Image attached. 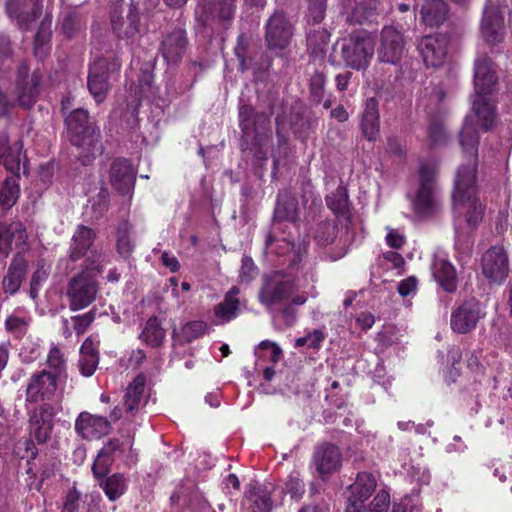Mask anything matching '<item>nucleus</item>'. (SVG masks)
<instances>
[{"instance_id":"nucleus-1","label":"nucleus","mask_w":512,"mask_h":512,"mask_svg":"<svg viewBox=\"0 0 512 512\" xmlns=\"http://www.w3.org/2000/svg\"><path fill=\"white\" fill-rule=\"evenodd\" d=\"M106 255L102 250H93L84 260L83 270L69 279L65 296L72 311L82 310L91 305L98 294L99 285L93 272H101Z\"/></svg>"},{"instance_id":"nucleus-36","label":"nucleus","mask_w":512,"mask_h":512,"mask_svg":"<svg viewBox=\"0 0 512 512\" xmlns=\"http://www.w3.org/2000/svg\"><path fill=\"white\" fill-rule=\"evenodd\" d=\"M98 484L112 502L122 497L128 489V479L122 473L103 477L98 480Z\"/></svg>"},{"instance_id":"nucleus-28","label":"nucleus","mask_w":512,"mask_h":512,"mask_svg":"<svg viewBox=\"0 0 512 512\" xmlns=\"http://www.w3.org/2000/svg\"><path fill=\"white\" fill-rule=\"evenodd\" d=\"M490 96L484 94H473L471 96L472 112L477 124L484 131L491 130L496 122V108Z\"/></svg>"},{"instance_id":"nucleus-42","label":"nucleus","mask_w":512,"mask_h":512,"mask_svg":"<svg viewBox=\"0 0 512 512\" xmlns=\"http://www.w3.org/2000/svg\"><path fill=\"white\" fill-rule=\"evenodd\" d=\"M330 39V33L324 28L310 30L307 35V48L312 56H323Z\"/></svg>"},{"instance_id":"nucleus-7","label":"nucleus","mask_w":512,"mask_h":512,"mask_svg":"<svg viewBox=\"0 0 512 512\" xmlns=\"http://www.w3.org/2000/svg\"><path fill=\"white\" fill-rule=\"evenodd\" d=\"M374 53V42L365 31H355L341 42V55L346 66L365 69Z\"/></svg>"},{"instance_id":"nucleus-4","label":"nucleus","mask_w":512,"mask_h":512,"mask_svg":"<svg viewBox=\"0 0 512 512\" xmlns=\"http://www.w3.org/2000/svg\"><path fill=\"white\" fill-rule=\"evenodd\" d=\"M437 168L432 163H422L419 167V187L412 201L413 211L420 219H428L441 209V201L436 192Z\"/></svg>"},{"instance_id":"nucleus-45","label":"nucleus","mask_w":512,"mask_h":512,"mask_svg":"<svg viewBox=\"0 0 512 512\" xmlns=\"http://www.w3.org/2000/svg\"><path fill=\"white\" fill-rule=\"evenodd\" d=\"M337 232L338 228L334 221L322 220L316 224L313 236L318 245L327 246L335 241Z\"/></svg>"},{"instance_id":"nucleus-21","label":"nucleus","mask_w":512,"mask_h":512,"mask_svg":"<svg viewBox=\"0 0 512 512\" xmlns=\"http://www.w3.org/2000/svg\"><path fill=\"white\" fill-rule=\"evenodd\" d=\"M109 179L116 191L122 195H129L135 186L136 171L127 159L117 158L110 166Z\"/></svg>"},{"instance_id":"nucleus-38","label":"nucleus","mask_w":512,"mask_h":512,"mask_svg":"<svg viewBox=\"0 0 512 512\" xmlns=\"http://www.w3.org/2000/svg\"><path fill=\"white\" fill-rule=\"evenodd\" d=\"M326 203L329 209L337 216H342L346 222H349V197L345 187L338 186L337 189L326 197Z\"/></svg>"},{"instance_id":"nucleus-16","label":"nucleus","mask_w":512,"mask_h":512,"mask_svg":"<svg viewBox=\"0 0 512 512\" xmlns=\"http://www.w3.org/2000/svg\"><path fill=\"white\" fill-rule=\"evenodd\" d=\"M449 39L444 34L428 35L423 37L418 45L423 61L427 67H441L447 57Z\"/></svg>"},{"instance_id":"nucleus-34","label":"nucleus","mask_w":512,"mask_h":512,"mask_svg":"<svg viewBox=\"0 0 512 512\" xmlns=\"http://www.w3.org/2000/svg\"><path fill=\"white\" fill-rule=\"evenodd\" d=\"M449 8L444 0H425L421 7V16L426 25H441L448 17Z\"/></svg>"},{"instance_id":"nucleus-35","label":"nucleus","mask_w":512,"mask_h":512,"mask_svg":"<svg viewBox=\"0 0 512 512\" xmlns=\"http://www.w3.org/2000/svg\"><path fill=\"white\" fill-rule=\"evenodd\" d=\"M145 383L146 377L144 374H139L127 386L124 394V407L127 413L134 414L139 410L145 390Z\"/></svg>"},{"instance_id":"nucleus-30","label":"nucleus","mask_w":512,"mask_h":512,"mask_svg":"<svg viewBox=\"0 0 512 512\" xmlns=\"http://www.w3.org/2000/svg\"><path fill=\"white\" fill-rule=\"evenodd\" d=\"M236 0H203L201 4L202 21L206 23L210 19H218L223 23H229L234 17Z\"/></svg>"},{"instance_id":"nucleus-55","label":"nucleus","mask_w":512,"mask_h":512,"mask_svg":"<svg viewBox=\"0 0 512 512\" xmlns=\"http://www.w3.org/2000/svg\"><path fill=\"white\" fill-rule=\"evenodd\" d=\"M428 137L431 145L442 144L446 139L444 126L440 120L434 119L428 127Z\"/></svg>"},{"instance_id":"nucleus-23","label":"nucleus","mask_w":512,"mask_h":512,"mask_svg":"<svg viewBox=\"0 0 512 512\" xmlns=\"http://www.w3.org/2000/svg\"><path fill=\"white\" fill-rule=\"evenodd\" d=\"M75 431L83 439H99L111 431V424L106 417L81 412L75 421Z\"/></svg>"},{"instance_id":"nucleus-53","label":"nucleus","mask_w":512,"mask_h":512,"mask_svg":"<svg viewBox=\"0 0 512 512\" xmlns=\"http://www.w3.org/2000/svg\"><path fill=\"white\" fill-rule=\"evenodd\" d=\"M114 462L113 457H108L100 452L92 465V473L93 476L99 480L103 477H106L111 470V466Z\"/></svg>"},{"instance_id":"nucleus-17","label":"nucleus","mask_w":512,"mask_h":512,"mask_svg":"<svg viewBox=\"0 0 512 512\" xmlns=\"http://www.w3.org/2000/svg\"><path fill=\"white\" fill-rule=\"evenodd\" d=\"M474 94L492 95L498 83V77L492 60L481 54L474 61Z\"/></svg>"},{"instance_id":"nucleus-56","label":"nucleus","mask_w":512,"mask_h":512,"mask_svg":"<svg viewBox=\"0 0 512 512\" xmlns=\"http://www.w3.org/2000/svg\"><path fill=\"white\" fill-rule=\"evenodd\" d=\"M206 325L202 321L189 322L182 328V336L186 342L199 338L205 332Z\"/></svg>"},{"instance_id":"nucleus-62","label":"nucleus","mask_w":512,"mask_h":512,"mask_svg":"<svg viewBox=\"0 0 512 512\" xmlns=\"http://www.w3.org/2000/svg\"><path fill=\"white\" fill-rule=\"evenodd\" d=\"M389 503V493L386 492L385 490H380L370 503V510L371 512H387Z\"/></svg>"},{"instance_id":"nucleus-50","label":"nucleus","mask_w":512,"mask_h":512,"mask_svg":"<svg viewBox=\"0 0 512 512\" xmlns=\"http://www.w3.org/2000/svg\"><path fill=\"white\" fill-rule=\"evenodd\" d=\"M47 364L49 367V374L60 379L66 377V362L64 355L58 347H52L47 357Z\"/></svg>"},{"instance_id":"nucleus-54","label":"nucleus","mask_w":512,"mask_h":512,"mask_svg":"<svg viewBox=\"0 0 512 512\" xmlns=\"http://www.w3.org/2000/svg\"><path fill=\"white\" fill-rule=\"evenodd\" d=\"M29 321L15 315H10L5 321V328L15 337L21 338L27 332Z\"/></svg>"},{"instance_id":"nucleus-46","label":"nucleus","mask_w":512,"mask_h":512,"mask_svg":"<svg viewBox=\"0 0 512 512\" xmlns=\"http://www.w3.org/2000/svg\"><path fill=\"white\" fill-rule=\"evenodd\" d=\"M85 27V21L77 11H68L61 19V30L68 37L72 38L80 33Z\"/></svg>"},{"instance_id":"nucleus-6","label":"nucleus","mask_w":512,"mask_h":512,"mask_svg":"<svg viewBox=\"0 0 512 512\" xmlns=\"http://www.w3.org/2000/svg\"><path fill=\"white\" fill-rule=\"evenodd\" d=\"M270 118L266 112H258L251 105L239 107V126L242 132V150L261 147L268 139L267 133Z\"/></svg>"},{"instance_id":"nucleus-44","label":"nucleus","mask_w":512,"mask_h":512,"mask_svg":"<svg viewBox=\"0 0 512 512\" xmlns=\"http://www.w3.org/2000/svg\"><path fill=\"white\" fill-rule=\"evenodd\" d=\"M95 194L89 196V203L95 219H100L109 208V191L102 181L98 182Z\"/></svg>"},{"instance_id":"nucleus-26","label":"nucleus","mask_w":512,"mask_h":512,"mask_svg":"<svg viewBox=\"0 0 512 512\" xmlns=\"http://www.w3.org/2000/svg\"><path fill=\"white\" fill-rule=\"evenodd\" d=\"M28 269V261L23 252L18 251L11 260L6 274L2 279L4 293L14 295L21 287Z\"/></svg>"},{"instance_id":"nucleus-22","label":"nucleus","mask_w":512,"mask_h":512,"mask_svg":"<svg viewBox=\"0 0 512 512\" xmlns=\"http://www.w3.org/2000/svg\"><path fill=\"white\" fill-rule=\"evenodd\" d=\"M96 237L97 232L93 228L78 225L70 241L68 260L74 264L82 258L86 259L94 250L92 247Z\"/></svg>"},{"instance_id":"nucleus-15","label":"nucleus","mask_w":512,"mask_h":512,"mask_svg":"<svg viewBox=\"0 0 512 512\" xmlns=\"http://www.w3.org/2000/svg\"><path fill=\"white\" fill-rule=\"evenodd\" d=\"M58 380V378L49 374L48 370L33 373L26 387V402L47 403L46 401L52 400L57 390Z\"/></svg>"},{"instance_id":"nucleus-59","label":"nucleus","mask_w":512,"mask_h":512,"mask_svg":"<svg viewBox=\"0 0 512 512\" xmlns=\"http://www.w3.org/2000/svg\"><path fill=\"white\" fill-rule=\"evenodd\" d=\"M95 319V311L91 310L82 315L73 316V327L77 335L83 334Z\"/></svg>"},{"instance_id":"nucleus-64","label":"nucleus","mask_w":512,"mask_h":512,"mask_svg":"<svg viewBox=\"0 0 512 512\" xmlns=\"http://www.w3.org/2000/svg\"><path fill=\"white\" fill-rule=\"evenodd\" d=\"M257 268L249 256H243L241 260L240 278L242 282L249 283L256 275Z\"/></svg>"},{"instance_id":"nucleus-37","label":"nucleus","mask_w":512,"mask_h":512,"mask_svg":"<svg viewBox=\"0 0 512 512\" xmlns=\"http://www.w3.org/2000/svg\"><path fill=\"white\" fill-rule=\"evenodd\" d=\"M377 0H361L357 2L346 21L350 24H364L371 22L378 16Z\"/></svg>"},{"instance_id":"nucleus-49","label":"nucleus","mask_w":512,"mask_h":512,"mask_svg":"<svg viewBox=\"0 0 512 512\" xmlns=\"http://www.w3.org/2000/svg\"><path fill=\"white\" fill-rule=\"evenodd\" d=\"M250 41L247 36L241 34L237 38V44L234 48V53L239 60V69L245 72L253 67L252 55H248Z\"/></svg>"},{"instance_id":"nucleus-41","label":"nucleus","mask_w":512,"mask_h":512,"mask_svg":"<svg viewBox=\"0 0 512 512\" xmlns=\"http://www.w3.org/2000/svg\"><path fill=\"white\" fill-rule=\"evenodd\" d=\"M132 225L128 221L119 223L116 229L117 252L124 258L129 257L135 248V241L131 237Z\"/></svg>"},{"instance_id":"nucleus-2","label":"nucleus","mask_w":512,"mask_h":512,"mask_svg":"<svg viewBox=\"0 0 512 512\" xmlns=\"http://www.w3.org/2000/svg\"><path fill=\"white\" fill-rule=\"evenodd\" d=\"M65 123L69 140L80 150L79 158L84 165L103 153L100 129L90 120L87 110L74 109L65 117Z\"/></svg>"},{"instance_id":"nucleus-24","label":"nucleus","mask_w":512,"mask_h":512,"mask_svg":"<svg viewBox=\"0 0 512 512\" xmlns=\"http://www.w3.org/2000/svg\"><path fill=\"white\" fill-rule=\"evenodd\" d=\"M481 35L490 46H495L503 41L505 36L504 18L497 8L487 7L484 10Z\"/></svg>"},{"instance_id":"nucleus-31","label":"nucleus","mask_w":512,"mask_h":512,"mask_svg":"<svg viewBox=\"0 0 512 512\" xmlns=\"http://www.w3.org/2000/svg\"><path fill=\"white\" fill-rule=\"evenodd\" d=\"M299 204L294 193L289 189L280 190L274 210V220L296 222L299 219Z\"/></svg>"},{"instance_id":"nucleus-32","label":"nucleus","mask_w":512,"mask_h":512,"mask_svg":"<svg viewBox=\"0 0 512 512\" xmlns=\"http://www.w3.org/2000/svg\"><path fill=\"white\" fill-rule=\"evenodd\" d=\"M432 275L439 286L447 293H454L458 287L455 267L446 259L437 258L432 264Z\"/></svg>"},{"instance_id":"nucleus-5","label":"nucleus","mask_w":512,"mask_h":512,"mask_svg":"<svg viewBox=\"0 0 512 512\" xmlns=\"http://www.w3.org/2000/svg\"><path fill=\"white\" fill-rule=\"evenodd\" d=\"M296 290L292 277L281 271H273L262 275L258 300L269 312L274 313L275 307L287 302Z\"/></svg>"},{"instance_id":"nucleus-25","label":"nucleus","mask_w":512,"mask_h":512,"mask_svg":"<svg viewBox=\"0 0 512 512\" xmlns=\"http://www.w3.org/2000/svg\"><path fill=\"white\" fill-rule=\"evenodd\" d=\"M27 238L26 229L20 222L8 225L0 223V254L7 257L13 246L22 252L27 245Z\"/></svg>"},{"instance_id":"nucleus-9","label":"nucleus","mask_w":512,"mask_h":512,"mask_svg":"<svg viewBox=\"0 0 512 512\" xmlns=\"http://www.w3.org/2000/svg\"><path fill=\"white\" fill-rule=\"evenodd\" d=\"M294 27L283 11H275L265 25L264 39L267 49L281 55L291 43Z\"/></svg>"},{"instance_id":"nucleus-47","label":"nucleus","mask_w":512,"mask_h":512,"mask_svg":"<svg viewBox=\"0 0 512 512\" xmlns=\"http://www.w3.org/2000/svg\"><path fill=\"white\" fill-rule=\"evenodd\" d=\"M239 308V299H232L230 296H225L223 301L215 306L214 314L222 323H225L237 317Z\"/></svg>"},{"instance_id":"nucleus-14","label":"nucleus","mask_w":512,"mask_h":512,"mask_svg":"<svg viewBox=\"0 0 512 512\" xmlns=\"http://www.w3.org/2000/svg\"><path fill=\"white\" fill-rule=\"evenodd\" d=\"M111 63L108 59L99 57L89 67L88 89L94 100L102 103L112 87L110 82Z\"/></svg>"},{"instance_id":"nucleus-63","label":"nucleus","mask_w":512,"mask_h":512,"mask_svg":"<svg viewBox=\"0 0 512 512\" xmlns=\"http://www.w3.org/2000/svg\"><path fill=\"white\" fill-rule=\"evenodd\" d=\"M252 58L253 67L251 69L255 70L256 72H266L272 66V57L263 51L255 53V55H253Z\"/></svg>"},{"instance_id":"nucleus-43","label":"nucleus","mask_w":512,"mask_h":512,"mask_svg":"<svg viewBox=\"0 0 512 512\" xmlns=\"http://www.w3.org/2000/svg\"><path fill=\"white\" fill-rule=\"evenodd\" d=\"M23 149L22 141H16L11 145L10 151L0 159V163L4 165L7 171H9L16 179L19 178L20 170L23 168L25 171V163H21V152Z\"/></svg>"},{"instance_id":"nucleus-57","label":"nucleus","mask_w":512,"mask_h":512,"mask_svg":"<svg viewBox=\"0 0 512 512\" xmlns=\"http://www.w3.org/2000/svg\"><path fill=\"white\" fill-rule=\"evenodd\" d=\"M99 363L98 354L80 355L79 368L83 376L93 375Z\"/></svg>"},{"instance_id":"nucleus-40","label":"nucleus","mask_w":512,"mask_h":512,"mask_svg":"<svg viewBox=\"0 0 512 512\" xmlns=\"http://www.w3.org/2000/svg\"><path fill=\"white\" fill-rule=\"evenodd\" d=\"M166 331L157 317H150L140 334V339L152 348L162 346Z\"/></svg>"},{"instance_id":"nucleus-12","label":"nucleus","mask_w":512,"mask_h":512,"mask_svg":"<svg viewBox=\"0 0 512 512\" xmlns=\"http://www.w3.org/2000/svg\"><path fill=\"white\" fill-rule=\"evenodd\" d=\"M55 415V408L50 403H42L30 412V436L34 438L38 444H45L51 439L52 431L55 425Z\"/></svg>"},{"instance_id":"nucleus-20","label":"nucleus","mask_w":512,"mask_h":512,"mask_svg":"<svg viewBox=\"0 0 512 512\" xmlns=\"http://www.w3.org/2000/svg\"><path fill=\"white\" fill-rule=\"evenodd\" d=\"M188 44L185 29L176 27L163 37L159 52L168 64H177L185 55Z\"/></svg>"},{"instance_id":"nucleus-8","label":"nucleus","mask_w":512,"mask_h":512,"mask_svg":"<svg viewBox=\"0 0 512 512\" xmlns=\"http://www.w3.org/2000/svg\"><path fill=\"white\" fill-rule=\"evenodd\" d=\"M123 4L124 2L121 0L110 10L112 29L119 39L133 43L140 33V2L131 1L125 16H123Z\"/></svg>"},{"instance_id":"nucleus-52","label":"nucleus","mask_w":512,"mask_h":512,"mask_svg":"<svg viewBox=\"0 0 512 512\" xmlns=\"http://www.w3.org/2000/svg\"><path fill=\"white\" fill-rule=\"evenodd\" d=\"M307 20L313 24L322 22L327 10V0H307Z\"/></svg>"},{"instance_id":"nucleus-61","label":"nucleus","mask_w":512,"mask_h":512,"mask_svg":"<svg viewBox=\"0 0 512 512\" xmlns=\"http://www.w3.org/2000/svg\"><path fill=\"white\" fill-rule=\"evenodd\" d=\"M81 502V493L73 487L70 489L63 502L62 512H78Z\"/></svg>"},{"instance_id":"nucleus-33","label":"nucleus","mask_w":512,"mask_h":512,"mask_svg":"<svg viewBox=\"0 0 512 512\" xmlns=\"http://www.w3.org/2000/svg\"><path fill=\"white\" fill-rule=\"evenodd\" d=\"M377 487L375 477L369 472H359L355 481L349 486L350 495L347 502L366 501Z\"/></svg>"},{"instance_id":"nucleus-3","label":"nucleus","mask_w":512,"mask_h":512,"mask_svg":"<svg viewBox=\"0 0 512 512\" xmlns=\"http://www.w3.org/2000/svg\"><path fill=\"white\" fill-rule=\"evenodd\" d=\"M479 135L474 126L466 122L460 132V145L467 155V164L460 166L455 180L453 195L475 194L477 151Z\"/></svg>"},{"instance_id":"nucleus-48","label":"nucleus","mask_w":512,"mask_h":512,"mask_svg":"<svg viewBox=\"0 0 512 512\" xmlns=\"http://www.w3.org/2000/svg\"><path fill=\"white\" fill-rule=\"evenodd\" d=\"M19 196V185L14 176L6 177L0 189V205L3 208L13 206Z\"/></svg>"},{"instance_id":"nucleus-19","label":"nucleus","mask_w":512,"mask_h":512,"mask_svg":"<svg viewBox=\"0 0 512 512\" xmlns=\"http://www.w3.org/2000/svg\"><path fill=\"white\" fill-rule=\"evenodd\" d=\"M41 0H6V13L15 19L21 29H28L30 24L42 14Z\"/></svg>"},{"instance_id":"nucleus-18","label":"nucleus","mask_w":512,"mask_h":512,"mask_svg":"<svg viewBox=\"0 0 512 512\" xmlns=\"http://www.w3.org/2000/svg\"><path fill=\"white\" fill-rule=\"evenodd\" d=\"M405 50L403 34L392 26H385L381 31L379 58L382 62L398 63Z\"/></svg>"},{"instance_id":"nucleus-27","label":"nucleus","mask_w":512,"mask_h":512,"mask_svg":"<svg viewBox=\"0 0 512 512\" xmlns=\"http://www.w3.org/2000/svg\"><path fill=\"white\" fill-rule=\"evenodd\" d=\"M360 129L365 139L374 142L380 135L379 102L375 97L366 99L360 121Z\"/></svg>"},{"instance_id":"nucleus-58","label":"nucleus","mask_w":512,"mask_h":512,"mask_svg":"<svg viewBox=\"0 0 512 512\" xmlns=\"http://www.w3.org/2000/svg\"><path fill=\"white\" fill-rule=\"evenodd\" d=\"M313 124L314 121L310 117L301 116L292 121V129L298 138L305 139L307 138Z\"/></svg>"},{"instance_id":"nucleus-13","label":"nucleus","mask_w":512,"mask_h":512,"mask_svg":"<svg viewBox=\"0 0 512 512\" xmlns=\"http://www.w3.org/2000/svg\"><path fill=\"white\" fill-rule=\"evenodd\" d=\"M453 209L456 225L474 229L482 220L483 207L475 194L453 195Z\"/></svg>"},{"instance_id":"nucleus-29","label":"nucleus","mask_w":512,"mask_h":512,"mask_svg":"<svg viewBox=\"0 0 512 512\" xmlns=\"http://www.w3.org/2000/svg\"><path fill=\"white\" fill-rule=\"evenodd\" d=\"M341 460L339 448L331 443H322L314 452V462L321 475L336 471L341 465Z\"/></svg>"},{"instance_id":"nucleus-11","label":"nucleus","mask_w":512,"mask_h":512,"mask_svg":"<svg viewBox=\"0 0 512 512\" xmlns=\"http://www.w3.org/2000/svg\"><path fill=\"white\" fill-rule=\"evenodd\" d=\"M482 274L489 284L501 285L509 274V259L502 246H492L481 258Z\"/></svg>"},{"instance_id":"nucleus-39","label":"nucleus","mask_w":512,"mask_h":512,"mask_svg":"<svg viewBox=\"0 0 512 512\" xmlns=\"http://www.w3.org/2000/svg\"><path fill=\"white\" fill-rule=\"evenodd\" d=\"M252 512H271L273 503L269 490L263 485L252 486L247 494Z\"/></svg>"},{"instance_id":"nucleus-60","label":"nucleus","mask_w":512,"mask_h":512,"mask_svg":"<svg viewBox=\"0 0 512 512\" xmlns=\"http://www.w3.org/2000/svg\"><path fill=\"white\" fill-rule=\"evenodd\" d=\"M285 490L292 498L300 499L305 492V485L298 475H290L286 484Z\"/></svg>"},{"instance_id":"nucleus-51","label":"nucleus","mask_w":512,"mask_h":512,"mask_svg":"<svg viewBox=\"0 0 512 512\" xmlns=\"http://www.w3.org/2000/svg\"><path fill=\"white\" fill-rule=\"evenodd\" d=\"M325 84L326 76L322 72L316 71L310 78V96L317 104L323 100Z\"/></svg>"},{"instance_id":"nucleus-10","label":"nucleus","mask_w":512,"mask_h":512,"mask_svg":"<svg viewBox=\"0 0 512 512\" xmlns=\"http://www.w3.org/2000/svg\"><path fill=\"white\" fill-rule=\"evenodd\" d=\"M486 313L481 302L475 297L464 300L453 309L450 317V327L457 334H468L476 329Z\"/></svg>"}]
</instances>
